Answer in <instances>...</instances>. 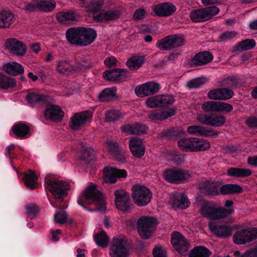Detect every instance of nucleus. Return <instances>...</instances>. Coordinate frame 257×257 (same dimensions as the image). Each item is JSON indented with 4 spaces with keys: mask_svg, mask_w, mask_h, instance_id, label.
<instances>
[{
    "mask_svg": "<svg viewBox=\"0 0 257 257\" xmlns=\"http://www.w3.org/2000/svg\"><path fill=\"white\" fill-rule=\"evenodd\" d=\"M160 88V86L158 83L151 81L137 86L135 91L137 96L145 97L158 92Z\"/></svg>",
    "mask_w": 257,
    "mask_h": 257,
    "instance_id": "4468645a",
    "label": "nucleus"
},
{
    "mask_svg": "<svg viewBox=\"0 0 257 257\" xmlns=\"http://www.w3.org/2000/svg\"><path fill=\"white\" fill-rule=\"evenodd\" d=\"M92 116V114L90 111H84L76 113L71 118L70 126L72 130H78L89 122Z\"/></svg>",
    "mask_w": 257,
    "mask_h": 257,
    "instance_id": "f8f14e48",
    "label": "nucleus"
},
{
    "mask_svg": "<svg viewBox=\"0 0 257 257\" xmlns=\"http://www.w3.org/2000/svg\"><path fill=\"white\" fill-rule=\"evenodd\" d=\"M81 27H73L68 29L66 33L67 41L71 44L78 45Z\"/></svg>",
    "mask_w": 257,
    "mask_h": 257,
    "instance_id": "bb28decb",
    "label": "nucleus"
},
{
    "mask_svg": "<svg viewBox=\"0 0 257 257\" xmlns=\"http://www.w3.org/2000/svg\"><path fill=\"white\" fill-rule=\"evenodd\" d=\"M132 197L134 202L138 206L147 205L151 200L152 193L144 185H134L132 187Z\"/></svg>",
    "mask_w": 257,
    "mask_h": 257,
    "instance_id": "7ed1b4c3",
    "label": "nucleus"
},
{
    "mask_svg": "<svg viewBox=\"0 0 257 257\" xmlns=\"http://www.w3.org/2000/svg\"><path fill=\"white\" fill-rule=\"evenodd\" d=\"M222 182L220 180L210 179L199 183V189L204 193L215 195L219 194V188L221 187Z\"/></svg>",
    "mask_w": 257,
    "mask_h": 257,
    "instance_id": "2eb2a0df",
    "label": "nucleus"
},
{
    "mask_svg": "<svg viewBox=\"0 0 257 257\" xmlns=\"http://www.w3.org/2000/svg\"><path fill=\"white\" fill-rule=\"evenodd\" d=\"M45 182L50 192L59 203L63 201L64 184L63 181H59L50 176H47Z\"/></svg>",
    "mask_w": 257,
    "mask_h": 257,
    "instance_id": "39448f33",
    "label": "nucleus"
},
{
    "mask_svg": "<svg viewBox=\"0 0 257 257\" xmlns=\"http://www.w3.org/2000/svg\"><path fill=\"white\" fill-rule=\"evenodd\" d=\"M170 38L172 49L179 47L183 44L184 39L182 36L172 35L170 36Z\"/></svg>",
    "mask_w": 257,
    "mask_h": 257,
    "instance_id": "6e6d98bb",
    "label": "nucleus"
},
{
    "mask_svg": "<svg viewBox=\"0 0 257 257\" xmlns=\"http://www.w3.org/2000/svg\"><path fill=\"white\" fill-rule=\"evenodd\" d=\"M157 224L156 219L148 216L140 217L137 222V228L140 236L144 239L149 238Z\"/></svg>",
    "mask_w": 257,
    "mask_h": 257,
    "instance_id": "20e7f679",
    "label": "nucleus"
},
{
    "mask_svg": "<svg viewBox=\"0 0 257 257\" xmlns=\"http://www.w3.org/2000/svg\"><path fill=\"white\" fill-rule=\"evenodd\" d=\"M232 110L233 107L231 104L221 101H217V112H229Z\"/></svg>",
    "mask_w": 257,
    "mask_h": 257,
    "instance_id": "4d7b16f0",
    "label": "nucleus"
},
{
    "mask_svg": "<svg viewBox=\"0 0 257 257\" xmlns=\"http://www.w3.org/2000/svg\"><path fill=\"white\" fill-rule=\"evenodd\" d=\"M93 154V150L88 146L82 147V149L80 152V159L84 160H88Z\"/></svg>",
    "mask_w": 257,
    "mask_h": 257,
    "instance_id": "864d4df0",
    "label": "nucleus"
},
{
    "mask_svg": "<svg viewBox=\"0 0 257 257\" xmlns=\"http://www.w3.org/2000/svg\"><path fill=\"white\" fill-rule=\"evenodd\" d=\"M206 82V79L204 77H198L190 80L187 82V86L191 88H196L200 87Z\"/></svg>",
    "mask_w": 257,
    "mask_h": 257,
    "instance_id": "8fccbe9b",
    "label": "nucleus"
},
{
    "mask_svg": "<svg viewBox=\"0 0 257 257\" xmlns=\"http://www.w3.org/2000/svg\"><path fill=\"white\" fill-rule=\"evenodd\" d=\"M55 222L59 224L64 223V210L61 207L60 210L56 212L54 216Z\"/></svg>",
    "mask_w": 257,
    "mask_h": 257,
    "instance_id": "69168bd1",
    "label": "nucleus"
},
{
    "mask_svg": "<svg viewBox=\"0 0 257 257\" xmlns=\"http://www.w3.org/2000/svg\"><path fill=\"white\" fill-rule=\"evenodd\" d=\"M116 89L115 87L104 89L98 95L99 100L102 101H104L111 100L116 98Z\"/></svg>",
    "mask_w": 257,
    "mask_h": 257,
    "instance_id": "72a5a7b5",
    "label": "nucleus"
},
{
    "mask_svg": "<svg viewBox=\"0 0 257 257\" xmlns=\"http://www.w3.org/2000/svg\"><path fill=\"white\" fill-rule=\"evenodd\" d=\"M6 47L10 52L18 56H23L26 53V47L23 42L14 38L6 41Z\"/></svg>",
    "mask_w": 257,
    "mask_h": 257,
    "instance_id": "f3484780",
    "label": "nucleus"
},
{
    "mask_svg": "<svg viewBox=\"0 0 257 257\" xmlns=\"http://www.w3.org/2000/svg\"><path fill=\"white\" fill-rule=\"evenodd\" d=\"M187 133L191 135L202 136L205 137L217 136L218 132L212 129H208L205 126L200 125H192L187 128Z\"/></svg>",
    "mask_w": 257,
    "mask_h": 257,
    "instance_id": "a211bd4d",
    "label": "nucleus"
},
{
    "mask_svg": "<svg viewBox=\"0 0 257 257\" xmlns=\"http://www.w3.org/2000/svg\"><path fill=\"white\" fill-rule=\"evenodd\" d=\"M39 9L44 12H51L55 7L56 4L51 0H43L38 2Z\"/></svg>",
    "mask_w": 257,
    "mask_h": 257,
    "instance_id": "a18cd8bd",
    "label": "nucleus"
},
{
    "mask_svg": "<svg viewBox=\"0 0 257 257\" xmlns=\"http://www.w3.org/2000/svg\"><path fill=\"white\" fill-rule=\"evenodd\" d=\"M50 101L46 103L44 115L47 120L53 122H60L63 119L64 113L60 106L51 103Z\"/></svg>",
    "mask_w": 257,
    "mask_h": 257,
    "instance_id": "1a4fd4ad",
    "label": "nucleus"
},
{
    "mask_svg": "<svg viewBox=\"0 0 257 257\" xmlns=\"http://www.w3.org/2000/svg\"><path fill=\"white\" fill-rule=\"evenodd\" d=\"M124 116V113L118 110L112 109L108 110L106 112L105 120L108 122L114 121L123 118Z\"/></svg>",
    "mask_w": 257,
    "mask_h": 257,
    "instance_id": "a19ab883",
    "label": "nucleus"
},
{
    "mask_svg": "<svg viewBox=\"0 0 257 257\" xmlns=\"http://www.w3.org/2000/svg\"><path fill=\"white\" fill-rule=\"evenodd\" d=\"M13 131L17 137L24 139L30 133V130L26 124L19 123L13 126Z\"/></svg>",
    "mask_w": 257,
    "mask_h": 257,
    "instance_id": "7c9ffc66",
    "label": "nucleus"
},
{
    "mask_svg": "<svg viewBox=\"0 0 257 257\" xmlns=\"http://www.w3.org/2000/svg\"><path fill=\"white\" fill-rule=\"evenodd\" d=\"M153 254L154 257H166V250L162 245L158 244L153 249Z\"/></svg>",
    "mask_w": 257,
    "mask_h": 257,
    "instance_id": "13d9d810",
    "label": "nucleus"
},
{
    "mask_svg": "<svg viewBox=\"0 0 257 257\" xmlns=\"http://www.w3.org/2000/svg\"><path fill=\"white\" fill-rule=\"evenodd\" d=\"M26 186L31 189H34L37 182V177L36 175L31 171H29L28 173L26 174L24 178Z\"/></svg>",
    "mask_w": 257,
    "mask_h": 257,
    "instance_id": "ea45409f",
    "label": "nucleus"
},
{
    "mask_svg": "<svg viewBox=\"0 0 257 257\" xmlns=\"http://www.w3.org/2000/svg\"><path fill=\"white\" fill-rule=\"evenodd\" d=\"M78 46H85L91 44L96 37V33L93 29L81 27Z\"/></svg>",
    "mask_w": 257,
    "mask_h": 257,
    "instance_id": "6ab92c4d",
    "label": "nucleus"
},
{
    "mask_svg": "<svg viewBox=\"0 0 257 257\" xmlns=\"http://www.w3.org/2000/svg\"><path fill=\"white\" fill-rule=\"evenodd\" d=\"M26 98L28 102L31 105L46 104L52 99L50 96L35 92L28 93L26 96Z\"/></svg>",
    "mask_w": 257,
    "mask_h": 257,
    "instance_id": "5701e85b",
    "label": "nucleus"
},
{
    "mask_svg": "<svg viewBox=\"0 0 257 257\" xmlns=\"http://www.w3.org/2000/svg\"><path fill=\"white\" fill-rule=\"evenodd\" d=\"M127 172L124 169H117L111 167H105L103 170V181L105 183H114L117 178H125Z\"/></svg>",
    "mask_w": 257,
    "mask_h": 257,
    "instance_id": "ddd939ff",
    "label": "nucleus"
},
{
    "mask_svg": "<svg viewBox=\"0 0 257 257\" xmlns=\"http://www.w3.org/2000/svg\"><path fill=\"white\" fill-rule=\"evenodd\" d=\"M233 254L235 257H257V248L247 250L241 255L239 251L236 250Z\"/></svg>",
    "mask_w": 257,
    "mask_h": 257,
    "instance_id": "bf43d9fd",
    "label": "nucleus"
},
{
    "mask_svg": "<svg viewBox=\"0 0 257 257\" xmlns=\"http://www.w3.org/2000/svg\"><path fill=\"white\" fill-rule=\"evenodd\" d=\"M193 151H200L208 150L210 147L209 142L204 139L194 138Z\"/></svg>",
    "mask_w": 257,
    "mask_h": 257,
    "instance_id": "e433bc0d",
    "label": "nucleus"
},
{
    "mask_svg": "<svg viewBox=\"0 0 257 257\" xmlns=\"http://www.w3.org/2000/svg\"><path fill=\"white\" fill-rule=\"evenodd\" d=\"M128 74V73L125 70L113 69L104 72L103 77L109 81H118L127 77Z\"/></svg>",
    "mask_w": 257,
    "mask_h": 257,
    "instance_id": "b1692460",
    "label": "nucleus"
},
{
    "mask_svg": "<svg viewBox=\"0 0 257 257\" xmlns=\"http://www.w3.org/2000/svg\"><path fill=\"white\" fill-rule=\"evenodd\" d=\"M94 240L97 245L101 247H105L108 245V238L104 231L96 234Z\"/></svg>",
    "mask_w": 257,
    "mask_h": 257,
    "instance_id": "c03bdc74",
    "label": "nucleus"
},
{
    "mask_svg": "<svg viewBox=\"0 0 257 257\" xmlns=\"http://www.w3.org/2000/svg\"><path fill=\"white\" fill-rule=\"evenodd\" d=\"M160 106H164L171 104L174 102V99L172 95H159Z\"/></svg>",
    "mask_w": 257,
    "mask_h": 257,
    "instance_id": "603ef678",
    "label": "nucleus"
},
{
    "mask_svg": "<svg viewBox=\"0 0 257 257\" xmlns=\"http://www.w3.org/2000/svg\"><path fill=\"white\" fill-rule=\"evenodd\" d=\"M241 191L242 188L240 186L232 184L222 185L219 189L220 193L223 195L239 193Z\"/></svg>",
    "mask_w": 257,
    "mask_h": 257,
    "instance_id": "f704fd0d",
    "label": "nucleus"
},
{
    "mask_svg": "<svg viewBox=\"0 0 257 257\" xmlns=\"http://www.w3.org/2000/svg\"><path fill=\"white\" fill-rule=\"evenodd\" d=\"M245 233L244 230L237 231L233 236L234 242L238 244H244L247 242H249L250 239L245 236Z\"/></svg>",
    "mask_w": 257,
    "mask_h": 257,
    "instance_id": "49530a36",
    "label": "nucleus"
},
{
    "mask_svg": "<svg viewBox=\"0 0 257 257\" xmlns=\"http://www.w3.org/2000/svg\"><path fill=\"white\" fill-rule=\"evenodd\" d=\"M170 156L167 157V159L168 160H172L174 163L176 164H180L181 163L184 159L183 155L177 154L175 152H170L169 153Z\"/></svg>",
    "mask_w": 257,
    "mask_h": 257,
    "instance_id": "e2e57ef3",
    "label": "nucleus"
},
{
    "mask_svg": "<svg viewBox=\"0 0 257 257\" xmlns=\"http://www.w3.org/2000/svg\"><path fill=\"white\" fill-rule=\"evenodd\" d=\"M213 59L212 55L207 52H203L197 54L193 59V62L195 65H200L206 64Z\"/></svg>",
    "mask_w": 257,
    "mask_h": 257,
    "instance_id": "2f4dec72",
    "label": "nucleus"
},
{
    "mask_svg": "<svg viewBox=\"0 0 257 257\" xmlns=\"http://www.w3.org/2000/svg\"><path fill=\"white\" fill-rule=\"evenodd\" d=\"M245 234L247 238H249V241H252L257 238V229L255 228L244 229Z\"/></svg>",
    "mask_w": 257,
    "mask_h": 257,
    "instance_id": "338daca9",
    "label": "nucleus"
},
{
    "mask_svg": "<svg viewBox=\"0 0 257 257\" xmlns=\"http://www.w3.org/2000/svg\"><path fill=\"white\" fill-rule=\"evenodd\" d=\"M211 254L207 248L198 246L192 249L189 257H209Z\"/></svg>",
    "mask_w": 257,
    "mask_h": 257,
    "instance_id": "4c0bfd02",
    "label": "nucleus"
},
{
    "mask_svg": "<svg viewBox=\"0 0 257 257\" xmlns=\"http://www.w3.org/2000/svg\"><path fill=\"white\" fill-rule=\"evenodd\" d=\"M171 242L180 254L184 255L188 250V243L184 236L179 232L174 231L172 234Z\"/></svg>",
    "mask_w": 257,
    "mask_h": 257,
    "instance_id": "dca6fc26",
    "label": "nucleus"
},
{
    "mask_svg": "<svg viewBox=\"0 0 257 257\" xmlns=\"http://www.w3.org/2000/svg\"><path fill=\"white\" fill-rule=\"evenodd\" d=\"M237 33L235 31H226L219 36V41L225 42L234 38Z\"/></svg>",
    "mask_w": 257,
    "mask_h": 257,
    "instance_id": "5fc2aeb1",
    "label": "nucleus"
},
{
    "mask_svg": "<svg viewBox=\"0 0 257 257\" xmlns=\"http://www.w3.org/2000/svg\"><path fill=\"white\" fill-rule=\"evenodd\" d=\"M207 96L209 98L214 100H223L220 88L215 89L208 92Z\"/></svg>",
    "mask_w": 257,
    "mask_h": 257,
    "instance_id": "052dcab7",
    "label": "nucleus"
},
{
    "mask_svg": "<svg viewBox=\"0 0 257 257\" xmlns=\"http://www.w3.org/2000/svg\"><path fill=\"white\" fill-rule=\"evenodd\" d=\"M130 149L133 155L140 158L144 155L145 147L142 139L133 138L130 141Z\"/></svg>",
    "mask_w": 257,
    "mask_h": 257,
    "instance_id": "aec40b11",
    "label": "nucleus"
},
{
    "mask_svg": "<svg viewBox=\"0 0 257 257\" xmlns=\"http://www.w3.org/2000/svg\"><path fill=\"white\" fill-rule=\"evenodd\" d=\"M147 105L151 108L160 106L159 95L149 98L146 101Z\"/></svg>",
    "mask_w": 257,
    "mask_h": 257,
    "instance_id": "680f3d73",
    "label": "nucleus"
},
{
    "mask_svg": "<svg viewBox=\"0 0 257 257\" xmlns=\"http://www.w3.org/2000/svg\"><path fill=\"white\" fill-rule=\"evenodd\" d=\"M93 184L89 185L79 196L78 203L86 209L85 205L94 204L96 210L103 212L106 210V203L102 194L96 188Z\"/></svg>",
    "mask_w": 257,
    "mask_h": 257,
    "instance_id": "f257e3e1",
    "label": "nucleus"
},
{
    "mask_svg": "<svg viewBox=\"0 0 257 257\" xmlns=\"http://www.w3.org/2000/svg\"><path fill=\"white\" fill-rule=\"evenodd\" d=\"M194 138L189 139H182L178 142V145L180 149L185 151H193Z\"/></svg>",
    "mask_w": 257,
    "mask_h": 257,
    "instance_id": "79ce46f5",
    "label": "nucleus"
},
{
    "mask_svg": "<svg viewBox=\"0 0 257 257\" xmlns=\"http://www.w3.org/2000/svg\"><path fill=\"white\" fill-rule=\"evenodd\" d=\"M126 242L120 237H114L110 249L112 257H127L129 252L125 247Z\"/></svg>",
    "mask_w": 257,
    "mask_h": 257,
    "instance_id": "9d476101",
    "label": "nucleus"
},
{
    "mask_svg": "<svg viewBox=\"0 0 257 257\" xmlns=\"http://www.w3.org/2000/svg\"><path fill=\"white\" fill-rule=\"evenodd\" d=\"M220 91L223 100H227L231 98L234 94L232 90L229 89L220 88Z\"/></svg>",
    "mask_w": 257,
    "mask_h": 257,
    "instance_id": "774afa93",
    "label": "nucleus"
},
{
    "mask_svg": "<svg viewBox=\"0 0 257 257\" xmlns=\"http://www.w3.org/2000/svg\"><path fill=\"white\" fill-rule=\"evenodd\" d=\"M156 47L161 50H169L172 49V45L170 36L159 40L156 43Z\"/></svg>",
    "mask_w": 257,
    "mask_h": 257,
    "instance_id": "de8ad7c7",
    "label": "nucleus"
},
{
    "mask_svg": "<svg viewBox=\"0 0 257 257\" xmlns=\"http://www.w3.org/2000/svg\"><path fill=\"white\" fill-rule=\"evenodd\" d=\"M163 176L164 179L169 183H179L188 179L190 175L187 171L173 168L165 170Z\"/></svg>",
    "mask_w": 257,
    "mask_h": 257,
    "instance_id": "0eeeda50",
    "label": "nucleus"
},
{
    "mask_svg": "<svg viewBox=\"0 0 257 257\" xmlns=\"http://www.w3.org/2000/svg\"><path fill=\"white\" fill-rule=\"evenodd\" d=\"M121 131L127 135H142L147 132V127L140 123L126 124L120 128Z\"/></svg>",
    "mask_w": 257,
    "mask_h": 257,
    "instance_id": "4be33fe9",
    "label": "nucleus"
},
{
    "mask_svg": "<svg viewBox=\"0 0 257 257\" xmlns=\"http://www.w3.org/2000/svg\"><path fill=\"white\" fill-rule=\"evenodd\" d=\"M173 207L175 209H184L189 205L187 197L183 194L174 196L172 200Z\"/></svg>",
    "mask_w": 257,
    "mask_h": 257,
    "instance_id": "c756f323",
    "label": "nucleus"
},
{
    "mask_svg": "<svg viewBox=\"0 0 257 257\" xmlns=\"http://www.w3.org/2000/svg\"><path fill=\"white\" fill-rule=\"evenodd\" d=\"M153 9L156 15L161 17L169 16L176 11V7L169 3H162L154 6Z\"/></svg>",
    "mask_w": 257,
    "mask_h": 257,
    "instance_id": "412c9836",
    "label": "nucleus"
},
{
    "mask_svg": "<svg viewBox=\"0 0 257 257\" xmlns=\"http://www.w3.org/2000/svg\"><path fill=\"white\" fill-rule=\"evenodd\" d=\"M176 113V110L170 108L164 111L155 110L152 111L149 115V118L152 120H163L169 117L173 116Z\"/></svg>",
    "mask_w": 257,
    "mask_h": 257,
    "instance_id": "a878e982",
    "label": "nucleus"
},
{
    "mask_svg": "<svg viewBox=\"0 0 257 257\" xmlns=\"http://www.w3.org/2000/svg\"><path fill=\"white\" fill-rule=\"evenodd\" d=\"M16 85L15 80L7 77L0 73V88L7 89L10 87H14Z\"/></svg>",
    "mask_w": 257,
    "mask_h": 257,
    "instance_id": "37998d69",
    "label": "nucleus"
},
{
    "mask_svg": "<svg viewBox=\"0 0 257 257\" xmlns=\"http://www.w3.org/2000/svg\"><path fill=\"white\" fill-rule=\"evenodd\" d=\"M217 101H209L204 102L202 109L205 112H217Z\"/></svg>",
    "mask_w": 257,
    "mask_h": 257,
    "instance_id": "3c124183",
    "label": "nucleus"
},
{
    "mask_svg": "<svg viewBox=\"0 0 257 257\" xmlns=\"http://www.w3.org/2000/svg\"><path fill=\"white\" fill-rule=\"evenodd\" d=\"M145 62L143 56H137L130 58L126 63L127 66L131 70H137Z\"/></svg>",
    "mask_w": 257,
    "mask_h": 257,
    "instance_id": "c9c22d12",
    "label": "nucleus"
},
{
    "mask_svg": "<svg viewBox=\"0 0 257 257\" xmlns=\"http://www.w3.org/2000/svg\"><path fill=\"white\" fill-rule=\"evenodd\" d=\"M209 227L210 230L218 236L226 237L231 234V229L227 225L217 226L211 221L209 223Z\"/></svg>",
    "mask_w": 257,
    "mask_h": 257,
    "instance_id": "393cba45",
    "label": "nucleus"
},
{
    "mask_svg": "<svg viewBox=\"0 0 257 257\" xmlns=\"http://www.w3.org/2000/svg\"><path fill=\"white\" fill-rule=\"evenodd\" d=\"M255 42L253 39H246L239 43L237 46V50L244 51L253 48Z\"/></svg>",
    "mask_w": 257,
    "mask_h": 257,
    "instance_id": "09e8293b",
    "label": "nucleus"
},
{
    "mask_svg": "<svg viewBox=\"0 0 257 257\" xmlns=\"http://www.w3.org/2000/svg\"><path fill=\"white\" fill-rule=\"evenodd\" d=\"M227 174L228 176L244 177L250 175L251 171L246 169L232 168L227 171Z\"/></svg>",
    "mask_w": 257,
    "mask_h": 257,
    "instance_id": "58836bf2",
    "label": "nucleus"
},
{
    "mask_svg": "<svg viewBox=\"0 0 257 257\" xmlns=\"http://www.w3.org/2000/svg\"><path fill=\"white\" fill-rule=\"evenodd\" d=\"M3 68L5 71L13 75L22 74L24 72L23 67L15 62L5 64L3 65Z\"/></svg>",
    "mask_w": 257,
    "mask_h": 257,
    "instance_id": "cd10ccee",
    "label": "nucleus"
},
{
    "mask_svg": "<svg viewBox=\"0 0 257 257\" xmlns=\"http://www.w3.org/2000/svg\"><path fill=\"white\" fill-rule=\"evenodd\" d=\"M115 204L116 208L123 212H129L132 207L129 203L130 194L125 190L114 191Z\"/></svg>",
    "mask_w": 257,
    "mask_h": 257,
    "instance_id": "9b49d317",
    "label": "nucleus"
},
{
    "mask_svg": "<svg viewBox=\"0 0 257 257\" xmlns=\"http://www.w3.org/2000/svg\"><path fill=\"white\" fill-rule=\"evenodd\" d=\"M14 20L15 17L13 13L5 10L0 12V28H9Z\"/></svg>",
    "mask_w": 257,
    "mask_h": 257,
    "instance_id": "c85d7f7f",
    "label": "nucleus"
},
{
    "mask_svg": "<svg viewBox=\"0 0 257 257\" xmlns=\"http://www.w3.org/2000/svg\"><path fill=\"white\" fill-rule=\"evenodd\" d=\"M107 148L110 153L115 156V159L120 162H123L125 159L123 156L119 153V149L118 145L116 142L107 141L106 142Z\"/></svg>",
    "mask_w": 257,
    "mask_h": 257,
    "instance_id": "473e14b6",
    "label": "nucleus"
},
{
    "mask_svg": "<svg viewBox=\"0 0 257 257\" xmlns=\"http://www.w3.org/2000/svg\"><path fill=\"white\" fill-rule=\"evenodd\" d=\"M198 208L200 213L210 220L224 218L234 211L232 208L225 209L219 207L213 202L205 201L201 202L198 204Z\"/></svg>",
    "mask_w": 257,
    "mask_h": 257,
    "instance_id": "f03ea898",
    "label": "nucleus"
},
{
    "mask_svg": "<svg viewBox=\"0 0 257 257\" xmlns=\"http://www.w3.org/2000/svg\"><path fill=\"white\" fill-rule=\"evenodd\" d=\"M22 9L28 13L34 12L39 9L38 2L37 3H25Z\"/></svg>",
    "mask_w": 257,
    "mask_h": 257,
    "instance_id": "0e129e2a",
    "label": "nucleus"
},
{
    "mask_svg": "<svg viewBox=\"0 0 257 257\" xmlns=\"http://www.w3.org/2000/svg\"><path fill=\"white\" fill-rule=\"evenodd\" d=\"M197 120L205 125L214 127L222 126L226 121V117L223 115L216 114H206L199 113L197 115Z\"/></svg>",
    "mask_w": 257,
    "mask_h": 257,
    "instance_id": "6e6552de",
    "label": "nucleus"
},
{
    "mask_svg": "<svg viewBox=\"0 0 257 257\" xmlns=\"http://www.w3.org/2000/svg\"><path fill=\"white\" fill-rule=\"evenodd\" d=\"M219 12V9L217 7H209L191 11L190 18L194 22L206 21L217 15Z\"/></svg>",
    "mask_w": 257,
    "mask_h": 257,
    "instance_id": "423d86ee",
    "label": "nucleus"
}]
</instances>
